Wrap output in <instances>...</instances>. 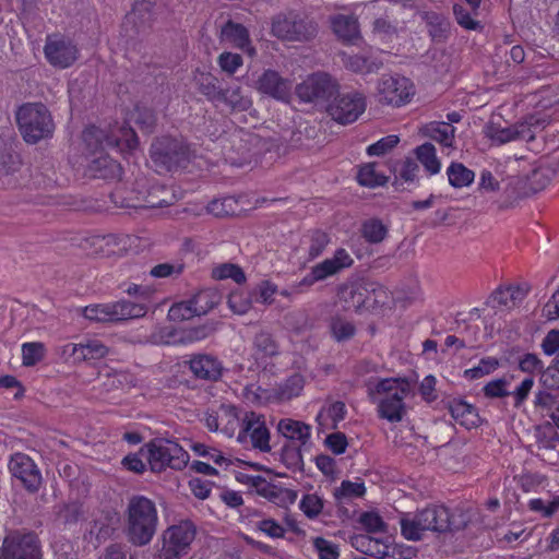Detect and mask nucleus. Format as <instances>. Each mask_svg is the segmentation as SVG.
Returning <instances> with one entry per match:
<instances>
[{"label":"nucleus","mask_w":559,"mask_h":559,"mask_svg":"<svg viewBox=\"0 0 559 559\" xmlns=\"http://www.w3.org/2000/svg\"><path fill=\"white\" fill-rule=\"evenodd\" d=\"M471 521L462 509L450 511L442 504H430L416 513H404L400 519L402 536L412 542L420 540L427 531L445 533L464 530Z\"/></svg>","instance_id":"f257e3e1"},{"label":"nucleus","mask_w":559,"mask_h":559,"mask_svg":"<svg viewBox=\"0 0 559 559\" xmlns=\"http://www.w3.org/2000/svg\"><path fill=\"white\" fill-rule=\"evenodd\" d=\"M124 534L130 544L136 547L148 545L158 526V512L153 500L134 495L124 512Z\"/></svg>","instance_id":"f03ea898"},{"label":"nucleus","mask_w":559,"mask_h":559,"mask_svg":"<svg viewBox=\"0 0 559 559\" xmlns=\"http://www.w3.org/2000/svg\"><path fill=\"white\" fill-rule=\"evenodd\" d=\"M411 392V383L405 379L386 378L380 380L369 396L378 405V416L390 423H400L406 414L405 397Z\"/></svg>","instance_id":"7ed1b4c3"},{"label":"nucleus","mask_w":559,"mask_h":559,"mask_svg":"<svg viewBox=\"0 0 559 559\" xmlns=\"http://www.w3.org/2000/svg\"><path fill=\"white\" fill-rule=\"evenodd\" d=\"M23 140L36 144L52 136L55 122L49 109L41 103L22 105L15 115Z\"/></svg>","instance_id":"20e7f679"},{"label":"nucleus","mask_w":559,"mask_h":559,"mask_svg":"<svg viewBox=\"0 0 559 559\" xmlns=\"http://www.w3.org/2000/svg\"><path fill=\"white\" fill-rule=\"evenodd\" d=\"M82 138L88 151L86 156L99 155L107 147L132 151L138 146V136L134 130L124 124L115 126L109 131L91 126L83 131Z\"/></svg>","instance_id":"39448f33"},{"label":"nucleus","mask_w":559,"mask_h":559,"mask_svg":"<svg viewBox=\"0 0 559 559\" xmlns=\"http://www.w3.org/2000/svg\"><path fill=\"white\" fill-rule=\"evenodd\" d=\"M150 156L158 174H165L185 167L190 159V148L180 138L164 135L153 141Z\"/></svg>","instance_id":"423d86ee"},{"label":"nucleus","mask_w":559,"mask_h":559,"mask_svg":"<svg viewBox=\"0 0 559 559\" xmlns=\"http://www.w3.org/2000/svg\"><path fill=\"white\" fill-rule=\"evenodd\" d=\"M152 472L159 473L167 467L182 469L189 462V454L177 442L168 439H154L141 449Z\"/></svg>","instance_id":"0eeeda50"},{"label":"nucleus","mask_w":559,"mask_h":559,"mask_svg":"<svg viewBox=\"0 0 559 559\" xmlns=\"http://www.w3.org/2000/svg\"><path fill=\"white\" fill-rule=\"evenodd\" d=\"M147 308L143 304L120 300L109 304H96L86 306L82 313L84 318L96 322H117L129 319L142 318Z\"/></svg>","instance_id":"6e6552de"},{"label":"nucleus","mask_w":559,"mask_h":559,"mask_svg":"<svg viewBox=\"0 0 559 559\" xmlns=\"http://www.w3.org/2000/svg\"><path fill=\"white\" fill-rule=\"evenodd\" d=\"M197 528L190 521H181L163 533L162 548L155 559H180L188 555L195 538Z\"/></svg>","instance_id":"1a4fd4ad"},{"label":"nucleus","mask_w":559,"mask_h":559,"mask_svg":"<svg viewBox=\"0 0 559 559\" xmlns=\"http://www.w3.org/2000/svg\"><path fill=\"white\" fill-rule=\"evenodd\" d=\"M317 32V24L311 19L297 14L277 15L272 22L273 35L283 40H309Z\"/></svg>","instance_id":"9d476101"},{"label":"nucleus","mask_w":559,"mask_h":559,"mask_svg":"<svg viewBox=\"0 0 559 559\" xmlns=\"http://www.w3.org/2000/svg\"><path fill=\"white\" fill-rule=\"evenodd\" d=\"M0 559H43L40 540L31 532H12L2 542Z\"/></svg>","instance_id":"9b49d317"},{"label":"nucleus","mask_w":559,"mask_h":559,"mask_svg":"<svg viewBox=\"0 0 559 559\" xmlns=\"http://www.w3.org/2000/svg\"><path fill=\"white\" fill-rule=\"evenodd\" d=\"M415 86L405 76L383 75L377 86V98L382 105L401 107L411 102Z\"/></svg>","instance_id":"f8f14e48"},{"label":"nucleus","mask_w":559,"mask_h":559,"mask_svg":"<svg viewBox=\"0 0 559 559\" xmlns=\"http://www.w3.org/2000/svg\"><path fill=\"white\" fill-rule=\"evenodd\" d=\"M271 433L266 427L263 415L254 412H247L240 421V429L237 441L241 444H250L261 452H270Z\"/></svg>","instance_id":"ddd939ff"},{"label":"nucleus","mask_w":559,"mask_h":559,"mask_svg":"<svg viewBox=\"0 0 559 559\" xmlns=\"http://www.w3.org/2000/svg\"><path fill=\"white\" fill-rule=\"evenodd\" d=\"M354 263L349 253L343 249H337L332 258L316 264L311 267L310 272L295 286L298 293L302 292L304 287H310L317 282L326 280L341 272L344 269L352 266Z\"/></svg>","instance_id":"4468645a"},{"label":"nucleus","mask_w":559,"mask_h":559,"mask_svg":"<svg viewBox=\"0 0 559 559\" xmlns=\"http://www.w3.org/2000/svg\"><path fill=\"white\" fill-rule=\"evenodd\" d=\"M484 133L496 145H503L514 141L532 142L535 140L533 123L528 121L502 126L500 122L491 120L485 126Z\"/></svg>","instance_id":"2eb2a0df"},{"label":"nucleus","mask_w":559,"mask_h":559,"mask_svg":"<svg viewBox=\"0 0 559 559\" xmlns=\"http://www.w3.org/2000/svg\"><path fill=\"white\" fill-rule=\"evenodd\" d=\"M333 120L342 124L356 121L366 110L365 96L356 91L338 95L326 108Z\"/></svg>","instance_id":"dca6fc26"},{"label":"nucleus","mask_w":559,"mask_h":559,"mask_svg":"<svg viewBox=\"0 0 559 559\" xmlns=\"http://www.w3.org/2000/svg\"><path fill=\"white\" fill-rule=\"evenodd\" d=\"M337 92V83L326 73H314L296 87L298 97L304 102H326Z\"/></svg>","instance_id":"f3484780"},{"label":"nucleus","mask_w":559,"mask_h":559,"mask_svg":"<svg viewBox=\"0 0 559 559\" xmlns=\"http://www.w3.org/2000/svg\"><path fill=\"white\" fill-rule=\"evenodd\" d=\"M12 477L31 493L39 490L43 484L41 473L35 462L24 453H15L9 462Z\"/></svg>","instance_id":"a211bd4d"},{"label":"nucleus","mask_w":559,"mask_h":559,"mask_svg":"<svg viewBox=\"0 0 559 559\" xmlns=\"http://www.w3.org/2000/svg\"><path fill=\"white\" fill-rule=\"evenodd\" d=\"M44 53L52 67L66 69L76 61L79 50L72 40L61 35H49L46 38Z\"/></svg>","instance_id":"6ab92c4d"},{"label":"nucleus","mask_w":559,"mask_h":559,"mask_svg":"<svg viewBox=\"0 0 559 559\" xmlns=\"http://www.w3.org/2000/svg\"><path fill=\"white\" fill-rule=\"evenodd\" d=\"M81 166L83 176L91 179H116L121 176L120 165L105 153L85 156Z\"/></svg>","instance_id":"aec40b11"},{"label":"nucleus","mask_w":559,"mask_h":559,"mask_svg":"<svg viewBox=\"0 0 559 559\" xmlns=\"http://www.w3.org/2000/svg\"><path fill=\"white\" fill-rule=\"evenodd\" d=\"M257 90L277 100H287L290 96L292 82L282 78L278 72L267 69L255 82Z\"/></svg>","instance_id":"412c9836"},{"label":"nucleus","mask_w":559,"mask_h":559,"mask_svg":"<svg viewBox=\"0 0 559 559\" xmlns=\"http://www.w3.org/2000/svg\"><path fill=\"white\" fill-rule=\"evenodd\" d=\"M367 280L361 278L344 284L338 292L340 300L346 310L359 311L370 306Z\"/></svg>","instance_id":"4be33fe9"},{"label":"nucleus","mask_w":559,"mask_h":559,"mask_svg":"<svg viewBox=\"0 0 559 559\" xmlns=\"http://www.w3.org/2000/svg\"><path fill=\"white\" fill-rule=\"evenodd\" d=\"M189 367L195 378L207 381H217L224 371L222 361L209 354L193 355L189 360Z\"/></svg>","instance_id":"5701e85b"},{"label":"nucleus","mask_w":559,"mask_h":559,"mask_svg":"<svg viewBox=\"0 0 559 559\" xmlns=\"http://www.w3.org/2000/svg\"><path fill=\"white\" fill-rule=\"evenodd\" d=\"M447 409L452 418L466 429L480 425V417L477 408L462 399H451L447 402Z\"/></svg>","instance_id":"b1692460"},{"label":"nucleus","mask_w":559,"mask_h":559,"mask_svg":"<svg viewBox=\"0 0 559 559\" xmlns=\"http://www.w3.org/2000/svg\"><path fill=\"white\" fill-rule=\"evenodd\" d=\"M331 27L336 37L345 44H356L360 39L359 23L354 15L336 14L332 16Z\"/></svg>","instance_id":"393cba45"},{"label":"nucleus","mask_w":559,"mask_h":559,"mask_svg":"<svg viewBox=\"0 0 559 559\" xmlns=\"http://www.w3.org/2000/svg\"><path fill=\"white\" fill-rule=\"evenodd\" d=\"M527 293V287L520 285L500 287L492 293L489 304L496 309H512L526 297Z\"/></svg>","instance_id":"a878e982"},{"label":"nucleus","mask_w":559,"mask_h":559,"mask_svg":"<svg viewBox=\"0 0 559 559\" xmlns=\"http://www.w3.org/2000/svg\"><path fill=\"white\" fill-rule=\"evenodd\" d=\"M221 38L223 41L248 52L250 56L254 53V48L251 46L249 38V32L242 24L228 21L222 27Z\"/></svg>","instance_id":"bb28decb"},{"label":"nucleus","mask_w":559,"mask_h":559,"mask_svg":"<svg viewBox=\"0 0 559 559\" xmlns=\"http://www.w3.org/2000/svg\"><path fill=\"white\" fill-rule=\"evenodd\" d=\"M277 431L287 439L286 443L299 442L301 447H308L311 436V427L302 421L290 418L281 419L277 424Z\"/></svg>","instance_id":"cd10ccee"},{"label":"nucleus","mask_w":559,"mask_h":559,"mask_svg":"<svg viewBox=\"0 0 559 559\" xmlns=\"http://www.w3.org/2000/svg\"><path fill=\"white\" fill-rule=\"evenodd\" d=\"M67 348L71 349L73 361H85L100 359L108 353V348L98 340L87 341L86 343H69Z\"/></svg>","instance_id":"c85d7f7f"},{"label":"nucleus","mask_w":559,"mask_h":559,"mask_svg":"<svg viewBox=\"0 0 559 559\" xmlns=\"http://www.w3.org/2000/svg\"><path fill=\"white\" fill-rule=\"evenodd\" d=\"M126 20L128 23H132L139 32L151 27L155 21L154 3L150 0L136 1L126 15Z\"/></svg>","instance_id":"c756f323"},{"label":"nucleus","mask_w":559,"mask_h":559,"mask_svg":"<svg viewBox=\"0 0 559 559\" xmlns=\"http://www.w3.org/2000/svg\"><path fill=\"white\" fill-rule=\"evenodd\" d=\"M350 544L357 551L378 559L389 555V546L383 540L369 535H355L350 538Z\"/></svg>","instance_id":"7c9ffc66"},{"label":"nucleus","mask_w":559,"mask_h":559,"mask_svg":"<svg viewBox=\"0 0 559 559\" xmlns=\"http://www.w3.org/2000/svg\"><path fill=\"white\" fill-rule=\"evenodd\" d=\"M215 104H224L233 111H246L251 107L252 102L247 95H243L240 86L234 85L223 87Z\"/></svg>","instance_id":"2f4dec72"},{"label":"nucleus","mask_w":559,"mask_h":559,"mask_svg":"<svg viewBox=\"0 0 559 559\" xmlns=\"http://www.w3.org/2000/svg\"><path fill=\"white\" fill-rule=\"evenodd\" d=\"M424 20L432 41L444 43L448 39L451 24L445 16L436 12H426Z\"/></svg>","instance_id":"473e14b6"},{"label":"nucleus","mask_w":559,"mask_h":559,"mask_svg":"<svg viewBox=\"0 0 559 559\" xmlns=\"http://www.w3.org/2000/svg\"><path fill=\"white\" fill-rule=\"evenodd\" d=\"M194 81L199 92L204 95L207 100L215 104L223 88L218 79L210 72L198 71L194 75Z\"/></svg>","instance_id":"72a5a7b5"},{"label":"nucleus","mask_w":559,"mask_h":559,"mask_svg":"<svg viewBox=\"0 0 559 559\" xmlns=\"http://www.w3.org/2000/svg\"><path fill=\"white\" fill-rule=\"evenodd\" d=\"M449 183L454 188H464L472 185L475 174L462 163H451L447 169Z\"/></svg>","instance_id":"f704fd0d"},{"label":"nucleus","mask_w":559,"mask_h":559,"mask_svg":"<svg viewBox=\"0 0 559 559\" xmlns=\"http://www.w3.org/2000/svg\"><path fill=\"white\" fill-rule=\"evenodd\" d=\"M416 157L429 175H436L441 169V163L437 157L436 147L431 143H424L416 150Z\"/></svg>","instance_id":"c9c22d12"},{"label":"nucleus","mask_w":559,"mask_h":559,"mask_svg":"<svg viewBox=\"0 0 559 559\" xmlns=\"http://www.w3.org/2000/svg\"><path fill=\"white\" fill-rule=\"evenodd\" d=\"M198 317L210 312L219 302V296L213 290H201L190 298Z\"/></svg>","instance_id":"e433bc0d"},{"label":"nucleus","mask_w":559,"mask_h":559,"mask_svg":"<svg viewBox=\"0 0 559 559\" xmlns=\"http://www.w3.org/2000/svg\"><path fill=\"white\" fill-rule=\"evenodd\" d=\"M174 200L175 194L170 189L163 186H154L148 191L144 206L148 209L165 207L173 204Z\"/></svg>","instance_id":"4c0bfd02"},{"label":"nucleus","mask_w":559,"mask_h":559,"mask_svg":"<svg viewBox=\"0 0 559 559\" xmlns=\"http://www.w3.org/2000/svg\"><path fill=\"white\" fill-rule=\"evenodd\" d=\"M429 135L445 147H452L455 128L443 121H435L429 124Z\"/></svg>","instance_id":"58836bf2"},{"label":"nucleus","mask_w":559,"mask_h":559,"mask_svg":"<svg viewBox=\"0 0 559 559\" xmlns=\"http://www.w3.org/2000/svg\"><path fill=\"white\" fill-rule=\"evenodd\" d=\"M366 487L362 481L343 480L341 486L334 489L333 496L338 502H344L365 495Z\"/></svg>","instance_id":"ea45409f"},{"label":"nucleus","mask_w":559,"mask_h":559,"mask_svg":"<svg viewBox=\"0 0 559 559\" xmlns=\"http://www.w3.org/2000/svg\"><path fill=\"white\" fill-rule=\"evenodd\" d=\"M362 237L370 243L381 242L388 234V228L378 218H370L361 226Z\"/></svg>","instance_id":"a19ab883"},{"label":"nucleus","mask_w":559,"mask_h":559,"mask_svg":"<svg viewBox=\"0 0 559 559\" xmlns=\"http://www.w3.org/2000/svg\"><path fill=\"white\" fill-rule=\"evenodd\" d=\"M308 447L295 445L293 443H285L282 447V462L292 469H300L304 466L302 450Z\"/></svg>","instance_id":"79ce46f5"},{"label":"nucleus","mask_w":559,"mask_h":559,"mask_svg":"<svg viewBox=\"0 0 559 559\" xmlns=\"http://www.w3.org/2000/svg\"><path fill=\"white\" fill-rule=\"evenodd\" d=\"M357 180L361 186L374 188L385 185L388 178L376 171L374 163H369L360 168Z\"/></svg>","instance_id":"37998d69"},{"label":"nucleus","mask_w":559,"mask_h":559,"mask_svg":"<svg viewBox=\"0 0 559 559\" xmlns=\"http://www.w3.org/2000/svg\"><path fill=\"white\" fill-rule=\"evenodd\" d=\"M254 348L261 357H273L278 354V345L273 336L267 332H260L254 336Z\"/></svg>","instance_id":"c03bdc74"},{"label":"nucleus","mask_w":559,"mask_h":559,"mask_svg":"<svg viewBox=\"0 0 559 559\" xmlns=\"http://www.w3.org/2000/svg\"><path fill=\"white\" fill-rule=\"evenodd\" d=\"M330 242V237L322 230H313L309 235L308 259L313 260L320 257Z\"/></svg>","instance_id":"a18cd8bd"},{"label":"nucleus","mask_w":559,"mask_h":559,"mask_svg":"<svg viewBox=\"0 0 559 559\" xmlns=\"http://www.w3.org/2000/svg\"><path fill=\"white\" fill-rule=\"evenodd\" d=\"M22 166L20 154L11 150H4L0 153V175L10 176L19 171Z\"/></svg>","instance_id":"49530a36"},{"label":"nucleus","mask_w":559,"mask_h":559,"mask_svg":"<svg viewBox=\"0 0 559 559\" xmlns=\"http://www.w3.org/2000/svg\"><path fill=\"white\" fill-rule=\"evenodd\" d=\"M330 330L333 337L337 342H343L352 338L355 335V325L342 318H334L330 323Z\"/></svg>","instance_id":"de8ad7c7"},{"label":"nucleus","mask_w":559,"mask_h":559,"mask_svg":"<svg viewBox=\"0 0 559 559\" xmlns=\"http://www.w3.org/2000/svg\"><path fill=\"white\" fill-rule=\"evenodd\" d=\"M499 367V360L495 357L481 358L477 366L464 371V376L471 380L479 379L493 372Z\"/></svg>","instance_id":"09e8293b"},{"label":"nucleus","mask_w":559,"mask_h":559,"mask_svg":"<svg viewBox=\"0 0 559 559\" xmlns=\"http://www.w3.org/2000/svg\"><path fill=\"white\" fill-rule=\"evenodd\" d=\"M254 487L257 488V491L262 497L269 499L270 501L276 502L282 495H289L290 491L283 489L281 487H277L276 485H273L269 481H266L264 478L258 476L253 481Z\"/></svg>","instance_id":"8fccbe9b"},{"label":"nucleus","mask_w":559,"mask_h":559,"mask_svg":"<svg viewBox=\"0 0 559 559\" xmlns=\"http://www.w3.org/2000/svg\"><path fill=\"white\" fill-rule=\"evenodd\" d=\"M213 277L216 280L231 278L237 284H241L246 281V275L242 269L236 264L225 263L213 270Z\"/></svg>","instance_id":"3c124183"},{"label":"nucleus","mask_w":559,"mask_h":559,"mask_svg":"<svg viewBox=\"0 0 559 559\" xmlns=\"http://www.w3.org/2000/svg\"><path fill=\"white\" fill-rule=\"evenodd\" d=\"M372 33L381 41H391L397 35V27L386 17L374 20Z\"/></svg>","instance_id":"603ef678"},{"label":"nucleus","mask_w":559,"mask_h":559,"mask_svg":"<svg viewBox=\"0 0 559 559\" xmlns=\"http://www.w3.org/2000/svg\"><path fill=\"white\" fill-rule=\"evenodd\" d=\"M300 510L309 519L317 518L323 509V499L316 493L305 495L299 502Z\"/></svg>","instance_id":"864d4df0"},{"label":"nucleus","mask_w":559,"mask_h":559,"mask_svg":"<svg viewBox=\"0 0 559 559\" xmlns=\"http://www.w3.org/2000/svg\"><path fill=\"white\" fill-rule=\"evenodd\" d=\"M305 380L304 377L295 373L290 376L288 379L280 388V395L282 399L290 400L293 397L298 396L304 389Z\"/></svg>","instance_id":"5fc2aeb1"},{"label":"nucleus","mask_w":559,"mask_h":559,"mask_svg":"<svg viewBox=\"0 0 559 559\" xmlns=\"http://www.w3.org/2000/svg\"><path fill=\"white\" fill-rule=\"evenodd\" d=\"M45 355V348L41 343H24L22 345V359L24 366H34L39 362Z\"/></svg>","instance_id":"6e6d98bb"},{"label":"nucleus","mask_w":559,"mask_h":559,"mask_svg":"<svg viewBox=\"0 0 559 559\" xmlns=\"http://www.w3.org/2000/svg\"><path fill=\"white\" fill-rule=\"evenodd\" d=\"M453 14L457 24L465 29L478 31L483 28L480 22L472 16V12L459 3L453 5Z\"/></svg>","instance_id":"4d7b16f0"},{"label":"nucleus","mask_w":559,"mask_h":559,"mask_svg":"<svg viewBox=\"0 0 559 559\" xmlns=\"http://www.w3.org/2000/svg\"><path fill=\"white\" fill-rule=\"evenodd\" d=\"M359 523L368 533H383L386 531V524L377 512L361 513Z\"/></svg>","instance_id":"13d9d810"},{"label":"nucleus","mask_w":559,"mask_h":559,"mask_svg":"<svg viewBox=\"0 0 559 559\" xmlns=\"http://www.w3.org/2000/svg\"><path fill=\"white\" fill-rule=\"evenodd\" d=\"M197 316L190 299L174 304L168 311V317L174 321L190 320Z\"/></svg>","instance_id":"bf43d9fd"},{"label":"nucleus","mask_w":559,"mask_h":559,"mask_svg":"<svg viewBox=\"0 0 559 559\" xmlns=\"http://www.w3.org/2000/svg\"><path fill=\"white\" fill-rule=\"evenodd\" d=\"M216 330L214 323H205L199 326L188 329L183 332L182 341L188 343L200 342L207 338Z\"/></svg>","instance_id":"052dcab7"},{"label":"nucleus","mask_w":559,"mask_h":559,"mask_svg":"<svg viewBox=\"0 0 559 559\" xmlns=\"http://www.w3.org/2000/svg\"><path fill=\"white\" fill-rule=\"evenodd\" d=\"M399 142H400V139L397 135H394V134L386 135V136L380 139L379 141H377L376 143L369 145L367 147V153L370 156H383L388 152H390L393 147H395Z\"/></svg>","instance_id":"680f3d73"},{"label":"nucleus","mask_w":559,"mask_h":559,"mask_svg":"<svg viewBox=\"0 0 559 559\" xmlns=\"http://www.w3.org/2000/svg\"><path fill=\"white\" fill-rule=\"evenodd\" d=\"M313 546L319 555V559H338V546L323 537H316Z\"/></svg>","instance_id":"e2e57ef3"},{"label":"nucleus","mask_w":559,"mask_h":559,"mask_svg":"<svg viewBox=\"0 0 559 559\" xmlns=\"http://www.w3.org/2000/svg\"><path fill=\"white\" fill-rule=\"evenodd\" d=\"M134 122L135 124L145 133H150L153 131V128L156 123V118L154 112L147 108H136L134 112Z\"/></svg>","instance_id":"0e129e2a"},{"label":"nucleus","mask_w":559,"mask_h":559,"mask_svg":"<svg viewBox=\"0 0 559 559\" xmlns=\"http://www.w3.org/2000/svg\"><path fill=\"white\" fill-rule=\"evenodd\" d=\"M183 269L182 263H159L151 269L150 275L156 278L178 276L183 272Z\"/></svg>","instance_id":"69168bd1"},{"label":"nucleus","mask_w":559,"mask_h":559,"mask_svg":"<svg viewBox=\"0 0 559 559\" xmlns=\"http://www.w3.org/2000/svg\"><path fill=\"white\" fill-rule=\"evenodd\" d=\"M217 62L223 71L234 74L242 66V57L238 53L223 52Z\"/></svg>","instance_id":"338daca9"},{"label":"nucleus","mask_w":559,"mask_h":559,"mask_svg":"<svg viewBox=\"0 0 559 559\" xmlns=\"http://www.w3.org/2000/svg\"><path fill=\"white\" fill-rule=\"evenodd\" d=\"M540 346L545 355L559 357V329L550 330Z\"/></svg>","instance_id":"774afa93"}]
</instances>
